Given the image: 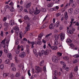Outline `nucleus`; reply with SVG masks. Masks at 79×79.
I'll list each match as a JSON object with an SVG mask.
<instances>
[{
  "label": "nucleus",
  "instance_id": "c03bdc74",
  "mask_svg": "<svg viewBox=\"0 0 79 79\" xmlns=\"http://www.w3.org/2000/svg\"><path fill=\"white\" fill-rule=\"evenodd\" d=\"M78 61H77V60L76 59L73 62V63H77Z\"/></svg>",
  "mask_w": 79,
  "mask_h": 79
},
{
  "label": "nucleus",
  "instance_id": "4468645a",
  "mask_svg": "<svg viewBox=\"0 0 79 79\" xmlns=\"http://www.w3.org/2000/svg\"><path fill=\"white\" fill-rule=\"evenodd\" d=\"M76 3L75 2H73V3L72 4V6L73 8H75L76 6Z\"/></svg>",
  "mask_w": 79,
  "mask_h": 79
},
{
  "label": "nucleus",
  "instance_id": "412c9836",
  "mask_svg": "<svg viewBox=\"0 0 79 79\" xmlns=\"http://www.w3.org/2000/svg\"><path fill=\"white\" fill-rule=\"evenodd\" d=\"M66 42H67V43H71V42H73V41H72L70 39H68L67 40Z\"/></svg>",
  "mask_w": 79,
  "mask_h": 79
},
{
  "label": "nucleus",
  "instance_id": "37998d69",
  "mask_svg": "<svg viewBox=\"0 0 79 79\" xmlns=\"http://www.w3.org/2000/svg\"><path fill=\"white\" fill-rule=\"evenodd\" d=\"M73 77V75L72 74V73H71L69 75V77L70 78H72Z\"/></svg>",
  "mask_w": 79,
  "mask_h": 79
},
{
  "label": "nucleus",
  "instance_id": "2f4dec72",
  "mask_svg": "<svg viewBox=\"0 0 79 79\" xmlns=\"http://www.w3.org/2000/svg\"><path fill=\"white\" fill-rule=\"evenodd\" d=\"M73 0H70L69 2V6H70L71 3H73Z\"/></svg>",
  "mask_w": 79,
  "mask_h": 79
},
{
  "label": "nucleus",
  "instance_id": "dca6fc26",
  "mask_svg": "<svg viewBox=\"0 0 79 79\" xmlns=\"http://www.w3.org/2000/svg\"><path fill=\"white\" fill-rule=\"evenodd\" d=\"M54 27H55V26H54L52 23L51 24L49 27V29H53Z\"/></svg>",
  "mask_w": 79,
  "mask_h": 79
},
{
  "label": "nucleus",
  "instance_id": "3c124183",
  "mask_svg": "<svg viewBox=\"0 0 79 79\" xmlns=\"http://www.w3.org/2000/svg\"><path fill=\"white\" fill-rule=\"evenodd\" d=\"M56 27H58L59 26V22H57L56 23Z\"/></svg>",
  "mask_w": 79,
  "mask_h": 79
},
{
  "label": "nucleus",
  "instance_id": "69168bd1",
  "mask_svg": "<svg viewBox=\"0 0 79 79\" xmlns=\"http://www.w3.org/2000/svg\"><path fill=\"white\" fill-rule=\"evenodd\" d=\"M65 69H66V71H69V68L67 67H66Z\"/></svg>",
  "mask_w": 79,
  "mask_h": 79
},
{
  "label": "nucleus",
  "instance_id": "5fc2aeb1",
  "mask_svg": "<svg viewBox=\"0 0 79 79\" xmlns=\"http://www.w3.org/2000/svg\"><path fill=\"white\" fill-rule=\"evenodd\" d=\"M2 53L3 52H2V51H0V57H1V56H2Z\"/></svg>",
  "mask_w": 79,
  "mask_h": 79
},
{
  "label": "nucleus",
  "instance_id": "4be33fe9",
  "mask_svg": "<svg viewBox=\"0 0 79 79\" xmlns=\"http://www.w3.org/2000/svg\"><path fill=\"white\" fill-rule=\"evenodd\" d=\"M10 62V60H9V59H7L5 61V63L6 64H9Z\"/></svg>",
  "mask_w": 79,
  "mask_h": 79
},
{
  "label": "nucleus",
  "instance_id": "bf43d9fd",
  "mask_svg": "<svg viewBox=\"0 0 79 79\" xmlns=\"http://www.w3.org/2000/svg\"><path fill=\"white\" fill-rule=\"evenodd\" d=\"M6 18L4 17L3 19V21H6Z\"/></svg>",
  "mask_w": 79,
  "mask_h": 79
},
{
  "label": "nucleus",
  "instance_id": "0e129e2a",
  "mask_svg": "<svg viewBox=\"0 0 79 79\" xmlns=\"http://www.w3.org/2000/svg\"><path fill=\"white\" fill-rule=\"evenodd\" d=\"M29 12L30 14H32L33 13V11H32L31 10H29Z\"/></svg>",
  "mask_w": 79,
  "mask_h": 79
},
{
  "label": "nucleus",
  "instance_id": "4d7b16f0",
  "mask_svg": "<svg viewBox=\"0 0 79 79\" xmlns=\"http://www.w3.org/2000/svg\"><path fill=\"white\" fill-rule=\"evenodd\" d=\"M12 70L13 71H16V68H15V67H13Z\"/></svg>",
  "mask_w": 79,
  "mask_h": 79
},
{
  "label": "nucleus",
  "instance_id": "58836bf2",
  "mask_svg": "<svg viewBox=\"0 0 79 79\" xmlns=\"http://www.w3.org/2000/svg\"><path fill=\"white\" fill-rule=\"evenodd\" d=\"M20 48L21 51H23L24 50V48H23V45H21L20 46Z\"/></svg>",
  "mask_w": 79,
  "mask_h": 79
},
{
  "label": "nucleus",
  "instance_id": "39448f33",
  "mask_svg": "<svg viewBox=\"0 0 79 79\" xmlns=\"http://www.w3.org/2000/svg\"><path fill=\"white\" fill-rule=\"evenodd\" d=\"M60 40L63 41L64 39V35L62 33H60Z\"/></svg>",
  "mask_w": 79,
  "mask_h": 79
},
{
  "label": "nucleus",
  "instance_id": "09e8293b",
  "mask_svg": "<svg viewBox=\"0 0 79 79\" xmlns=\"http://www.w3.org/2000/svg\"><path fill=\"white\" fill-rule=\"evenodd\" d=\"M27 73H28V74L29 75V76H31V73H30V70H28Z\"/></svg>",
  "mask_w": 79,
  "mask_h": 79
},
{
  "label": "nucleus",
  "instance_id": "49530a36",
  "mask_svg": "<svg viewBox=\"0 0 79 79\" xmlns=\"http://www.w3.org/2000/svg\"><path fill=\"white\" fill-rule=\"evenodd\" d=\"M61 15V14L60 13H58L57 14H56V16L57 17H58L59 16H60V15Z\"/></svg>",
  "mask_w": 79,
  "mask_h": 79
},
{
  "label": "nucleus",
  "instance_id": "ddd939ff",
  "mask_svg": "<svg viewBox=\"0 0 79 79\" xmlns=\"http://www.w3.org/2000/svg\"><path fill=\"white\" fill-rule=\"evenodd\" d=\"M68 13L67 11H66L65 12L64 14V19H65L67 20L68 19Z\"/></svg>",
  "mask_w": 79,
  "mask_h": 79
},
{
  "label": "nucleus",
  "instance_id": "a211bd4d",
  "mask_svg": "<svg viewBox=\"0 0 79 79\" xmlns=\"http://www.w3.org/2000/svg\"><path fill=\"white\" fill-rule=\"evenodd\" d=\"M57 48H58V47L56 46H52L51 48V49H52V50H56V49H57Z\"/></svg>",
  "mask_w": 79,
  "mask_h": 79
},
{
  "label": "nucleus",
  "instance_id": "6e6552de",
  "mask_svg": "<svg viewBox=\"0 0 79 79\" xmlns=\"http://www.w3.org/2000/svg\"><path fill=\"white\" fill-rule=\"evenodd\" d=\"M25 56H26V52H22L21 53L20 57L21 58H24Z\"/></svg>",
  "mask_w": 79,
  "mask_h": 79
},
{
  "label": "nucleus",
  "instance_id": "c85d7f7f",
  "mask_svg": "<svg viewBox=\"0 0 79 79\" xmlns=\"http://www.w3.org/2000/svg\"><path fill=\"white\" fill-rule=\"evenodd\" d=\"M10 10L11 12L14 11H15V9L13 6L11 7V8H10Z\"/></svg>",
  "mask_w": 79,
  "mask_h": 79
},
{
  "label": "nucleus",
  "instance_id": "393cba45",
  "mask_svg": "<svg viewBox=\"0 0 79 79\" xmlns=\"http://www.w3.org/2000/svg\"><path fill=\"white\" fill-rule=\"evenodd\" d=\"M49 53V51L47 50L45 51L44 55H48Z\"/></svg>",
  "mask_w": 79,
  "mask_h": 79
},
{
  "label": "nucleus",
  "instance_id": "774afa93",
  "mask_svg": "<svg viewBox=\"0 0 79 79\" xmlns=\"http://www.w3.org/2000/svg\"><path fill=\"white\" fill-rule=\"evenodd\" d=\"M15 32L17 34H18V33L19 32V30H15Z\"/></svg>",
  "mask_w": 79,
  "mask_h": 79
},
{
  "label": "nucleus",
  "instance_id": "aec40b11",
  "mask_svg": "<svg viewBox=\"0 0 79 79\" xmlns=\"http://www.w3.org/2000/svg\"><path fill=\"white\" fill-rule=\"evenodd\" d=\"M24 19L25 20H29V17H28V15H26L24 17Z\"/></svg>",
  "mask_w": 79,
  "mask_h": 79
},
{
  "label": "nucleus",
  "instance_id": "f03ea898",
  "mask_svg": "<svg viewBox=\"0 0 79 79\" xmlns=\"http://www.w3.org/2000/svg\"><path fill=\"white\" fill-rule=\"evenodd\" d=\"M35 69L36 70L35 71L36 73H38L39 72H41L42 71V68L37 66L35 67Z\"/></svg>",
  "mask_w": 79,
  "mask_h": 79
},
{
  "label": "nucleus",
  "instance_id": "052dcab7",
  "mask_svg": "<svg viewBox=\"0 0 79 79\" xmlns=\"http://www.w3.org/2000/svg\"><path fill=\"white\" fill-rule=\"evenodd\" d=\"M19 73H17L15 75V77H19Z\"/></svg>",
  "mask_w": 79,
  "mask_h": 79
},
{
  "label": "nucleus",
  "instance_id": "1a4fd4ad",
  "mask_svg": "<svg viewBox=\"0 0 79 79\" xmlns=\"http://www.w3.org/2000/svg\"><path fill=\"white\" fill-rule=\"evenodd\" d=\"M30 25L29 24H27V27H25L26 30V31H29L30 30Z\"/></svg>",
  "mask_w": 79,
  "mask_h": 79
},
{
  "label": "nucleus",
  "instance_id": "4c0bfd02",
  "mask_svg": "<svg viewBox=\"0 0 79 79\" xmlns=\"http://www.w3.org/2000/svg\"><path fill=\"white\" fill-rule=\"evenodd\" d=\"M63 59L64 60H69V57L67 56H65L63 57Z\"/></svg>",
  "mask_w": 79,
  "mask_h": 79
},
{
  "label": "nucleus",
  "instance_id": "8fccbe9b",
  "mask_svg": "<svg viewBox=\"0 0 79 79\" xmlns=\"http://www.w3.org/2000/svg\"><path fill=\"white\" fill-rule=\"evenodd\" d=\"M42 11H43V12H45V11H47V10H46V9H45L42 8Z\"/></svg>",
  "mask_w": 79,
  "mask_h": 79
},
{
  "label": "nucleus",
  "instance_id": "f8f14e48",
  "mask_svg": "<svg viewBox=\"0 0 79 79\" xmlns=\"http://www.w3.org/2000/svg\"><path fill=\"white\" fill-rule=\"evenodd\" d=\"M31 2H30L28 3L26 6V8H31Z\"/></svg>",
  "mask_w": 79,
  "mask_h": 79
},
{
  "label": "nucleus",
  "instance_id": "7ed1b4c3",
  "mask_svg": "<svg viewBox=\"0 0 79 79\" xmlns=\"http://www.w3.org/2000/svg\"><path fill=\"white\" fill-rule=\"evenodd\" d=\"M52 60L53 62L55 63H58V58L56 56H53L52 57Z\"/></svg>",
  "mask_w": 79,
  "mask_h": 79
},
{
  "label": "nucleus",
  "instance_id": "a19ab883",
  "mask_svg": "<svg viewBox=\"0 0 79 79\" xmlns=\"http://www.w3.org/2000/svg\"><path fill=\"white\" fill-rule=\"evenodd\" d=\"M31 48H34V46L33 45H34V44H35V43H34V42H32V43H31Z\"/></svg>",
  "mask_w": 79,
  "mask_h": 79
},
{
  "label": "nucleus",
  "instance_id": "f257e3e1",
  "mask_svg": "<svg viewBox=\"0 0 79 79\" xmlns=\"http://www.w3.org/2000/svg\"><path fill=\"white\" fill-rule=\"evenodd\" d=\"M44 35V33H41L39 36L37 42H35V43L36 44H38V45H41L42 44V42L40 39H42V37Z\"/></svg>",
  "mask_w": 79,
  "mask_h": 79
},
{
  "label": "nucleus",
  "instance_id": "a18cd8bd",
  "mask_svg": "<svg viewBox=\"0 0 79 79\" xmlns=\"http://www.w3.org/2000/svg\"><path fill=\"white\" fill-rule=\"evenodd\" d=\"M54 74L55 75V76H57L58 74V73H57V71L55 70L54 71Z\"/></svg>",
  "mask_w": 79,
  "mask_h": 79
},
{
  "label": "nucleus",
  "instance_id": "338daca9",
  "mask_svg": "<svg viewBox=\"0 0 79 79\" xmlns=\"http://www.w3.org/2000/svg\"><path fill=\"white\" fill-rule=\"evenodd\" d=\"M66 66L65 65H63V66L62 67V68L64 69H66Z\"/></svg>",
  "mask_w": 79,
  "mask_h": 79
},
{
  "label": "nucleus",
  "instance_id": "72a5a7b5",
  "mask_svg": "<svg viewBox=\"0 0 79 79\" xmlns=\"http://www.w3.org/2000/svg\"><path fill=\"white\" fill-rule=\"evenodd\" d=\"M45 50H42L41 51V53L42 56H44V54H45Z\"/></svg>",
  "mask_w": 79,
  "mask_h": 79
},
{
  "label": "nucleus",
  "instance_id": "79ce46f5",
  "mask_svg": "<svg viewBox=\"0 0 79 79\" xmlns=\"http://www.w3.org/2000/svg\"><path fill=\"white\" fill-rule=\"evenodd\" d=\"M60 63L61 64H63V65H65V63H64V62L63 61H61L60 62Z\"/></svg>",
  "mask_w": 79,
  "mask_h": 79
},
{
  "label": "nucleus",
  "instance_id": "680f3d73",
  "mask_svg": "<svg viewBox=\"0 0 79 79\" xmlns=\"http://www.w3.org/2000/svg\"><path fill=\"white\" fill-rule=\"evenodd\" d=\"M48 14L44 18V19L43 21H45V19H46V18H47V17H48Z\"/></svg>",
  "mask_w": 79,
  "mask_h": 79
},
{
  "label": "nucleus",
  "instance_id": "9d476101",
  "mask_svg": "<svg viewBox=\"0 0 79 79\" xmlns=\"http://www.w3.org/2000/svg\"><path fill=\"white\" fill-rule=\"evenodd\" d=\"M40 10H36L34 11V15H38V14H39V13H40Z\"/></svg>",
  "mask_w": 79,
  "mask_h": 79
},
{
  "label": "nucleus",
  "instance_id": "f704fd0d",
  "mask_svg": "<svg viewBox=\"0 0 79 79\" xmlns=\"http://www.w3.org/2000/svg\"><path fill=\"white\" fill-rule=\"evenodd\" d=\"M74 57V58H78L79 57V54H76L75 55H74L73 56Z\"/></svg>",
  "mask_w": 79,
  "mask_h": 79
},
{
  "label": "nucleus",
  "instance_id": "c756f323",
  "mask_svg": "<svg viewBox=\"0 0 79 79\" xmlns=\"http://www.w3.org/2000/svg\"><path fill=\"white\" fill-rule=\"evenodd\" d=\"M69 45L70 46L71 48H74V45L73 43H70Z\"/></svg>",
  "mask_w": 79,
  "mask_h": 79
},
{
  "label": "nucleus",
  "instance_id": "5701e85b",
  "mask_svg": "<svg viewBox=\"0 0 79 79\" xmlns=\"http://www.w3.org/2000/svg\"><path fill=\"white\" fill-rule=\"evenodd\" d=\"M67 32H68V34H72L73 33V31H71L70 30H68Z\"/></svg>",
  "mask_w": 79,
  "mask_h": 79
},
{
  "label": "nucleus",
  "instance_id": "cd10ccee",
  "mask_svg": "<svg viewBox=\"0 0 79 79\" xmlns=\"http://www.w3.org/2000/svg\"><path fill=\"white\" fill-rule=\"evenodd\" d=\"M17 10L19 12H20V10H19V8H20V6L19 5H18L17 6Z\"/></svg>",
  "mask_w": 79,
  "mask_h": 79
},
{
  "label": "nucleus",
  "instance_id": "20e7f679",
  "mask_svg": "<svg viewBox=\"0 0 79 79\" xmlns=\"http://www.w3.org/2000/svg\"><path fill=\"white\" fill-rule=\"evenodd\" d=\"M5 40L6 39H5L4 40H2L1 42V44L2 45V47L5 48L6 47V44H5Z\"/></svg>",
  "mask_w": 79,
  "mask_h": 79
},
{
  "label": "nucleus",
  "instance_id": "c9c22d12",
  "mask_svg": "<svg viewBox=\"0 0 79 79\" xmlns=\"http://www.w3.org/2000/svg\"><path fill=\"white\" fill-rule=\"evenodd\" d=\"M24 36H23V33L21 32V33H20V38L21 39H22V37H23Z\"/></svg>",
  "mask_w": 79,
  "mask_h": 79
},
{
  "label": "nucleus",
  "instance_id": "e2e57ef3",
  "mask_svg": "<svg viewBox=\"0 0 79 79\" xmlns=\"http://www.w3.org/2000/svg\"><path fill=\"white\" fill-rule=\"evenodd\" d=\"M33 52L34 53V54H35V53H36V49H33Z\"/></svg>",
  "mask_w": 79,
  "mask_h": 79
},
{
  "label": "nucleus",
  "instance_id": "bb28decb",
  "mask_svg": "<svg viewBox=\"0 0 79 79\" xmlns=\"http://www.w3.org/2000/svg\"><path fill=\"white\" fill-rule=\"evenodd\" d=\"M57 56H61L62 55V53L60 52H57Z\"/></svg>",
  "mask_w": 79,
  "mask_h": 79
},
{
  "label": "nucleus",
  "instance_id": "13d9d810",
  "mask_svg": "<svg viewBox=\"0 0 79 79\" xmlns=\"http://www.w3.org/2000/svg\"><path fill=\"white\" fill-rule=\"evenodd\" d=\"M42 42L43 43H44L45 44H46V43L47 42V41L44 40H43Z\"/></svg>",
  "mask_w": 79,
  "mask_h": 79
},
{
  "label": "nucleus",
  "instance_id": "2eb2a0df",
  "mask_svg": "<svg viewBox=\"0 0 79 79\" xmlns=\"http://www.w3.org/2000/svg\"><path fill=\"white\" fill-rule=\"evenodd\" d=\"M7 57L9 58V60H12V56H11V54L9 53L7 54Z\"/></svg>",
  "mask_w": 79,
  "mask_h": 79
},
{
  "label": "nucleus",
  "instance_id": "b1692460",
  "mask_svg": "<svg viewBox=\"0 0 79 79\" xmlns=\"http://www.w3.org/2000/svg\"><path fill=\"white\" fill-rule=\"evenodd\" d=\"M8 75H9V73H4L3 74V76L4 77H7V76H8Z\"/></svg>",
  "mask_w": 79,
  "mask_h": 79
},
{
  "label": "nucleus",
  "instance_id": "6ab92c4d",
  "mask_svg": "<svg viewBox=\"0 0 79 79\" xmlns=\"http://www.w3.org/2000/svg\"><path fill=\"white\" fill-rule=\"evenodd\" d=\"M13 29L14 30H15V31H16L17 30H19V27L18 26H15V27H13Z\"/></svg>",
  "mask_w": 79,
  "mask_h": 79
},
{
  "label": "nucleus",
  "instance_id": "a878e982",
  "mask_svg": "<svg viewBox=\"0 0 79 79\" xmlns=\"http://www.w3.org/2000/svg\"><path fill=\"white\" fill-rule=\"evenodd\" d=\"M58 44V41L57 40H55V42L54 44V45H57Z\"/></svg>",
  "mask_w": 79,
  "mask_h": 79
},
{
  "label": "nucleus",
  "instance_id": "423d86ee",
  "mask_svg": "<svg viewBox=\"0 0 79 79\" xmlns=\"http://www.w3.org/2000/svg\"><path fill=\"white\" fill-rule=\"evenodd\" d=\"M9 26V24L8 23H4V26L6 27V28H4V31H6V29H7Z\"/></svg>",
  "mask_w": 79,
  "mask_h": 79
},
{
  "label": "nucleus",
  "instance_id": "6e6d98bb",
  "mask_svg": "<svg viewBox=\"0 0 79 79\" xmlns=\"http://www.w3.org/2000/svg\"><path fill=\"white\" fill-rule=\"evenodd\" d=\"M79 12V9H77L76 11H75V13H77V14Z\"/></svg>",
  "mask_w": 79,
  "mask_h": 79
},
{
  "label": "nucleus",
  "instance_id": "473e14b6",
  "mask_svg": "<svg viewBox=\"0 0 79 79\" xmlns=\"http://www.w3.org/2000/svg\"><path fill=\"white\" fill-rule=\"evenodd\" d=\"M48 7H52V3L51 2L48 5Z\"/></svg>",
  "mask_w": 79,
  "mask_h": 79
},
{
  "label": "nucleus",
  "instance_id": "9b49d317",
  "mask_svg": "<svg viewBox=\"0 0 79 79\" xmlns=\"http://www.w3.org/2000/svg\"><path fill=\"white\" fill-rule=\"evenodd\" d=\"M14 24H15V22L14 21V20H11L10 21V26H13Z\"/></svg>",
  "mask_w": 79,
  "mask_h": 79
},
{
  "label": "nucleus",
  "instance_id": "603ef678",
  "mask_svg": "<svg viewBox=\"0 0 79 79\" xmlns=\"http://www.w3.org/2000/svg\"><path fill=\"white\" fill-rule=\"evenodd\" d=\"M72 10V9L71 8L68 11L69 12V13H71V14L72 13L71 12L72 11V10Z\"/></svg>",
  "mask_w": 79,
  "mask_h": 79
},
{
  "label": "nucleus",
  "instance_id": "7c9ffc66",
  "mask_svg": "<svg viewBox=\"0 0 79 79\" xmlns=\"http://www.w3.org/2000/svg\"><path fill=\"white\" fill-rule=\"evenodd\" d=\"M78 70V69L77 68V66L74 69V72H76Z\"/></svg>",
  "mask_w": 79,
  "mask_h": 79
},
{
  "label": "nucleus",
  "instance_id": "864d4df0",
  "mask_svg": "<svg viewBox=\"0 0 79 79\" xmlns=\"http://www.w3.org/2000/svg\"><path fill=\"white\" fill-rule=\"evenodd\" d=\"M63 29V26L62 25L60 26V30H62Z\"/></svg>",
  "mask_w": 79,
  "mask_h": 79
},
{
  "label": "nucleus",
  "instance_id": "de8ad7c7",
  "mask_svg": "<svg viewBox=\"0 0 79 79\" xmlns=\"http://www.w3.org/2000/svg\"><path fill=\"white\" fill-rule=\"evenodd\" d=\"M43 61H41L40 64V66H43Z\"/></svg>",
  "mask_w": 79,
  "mask_h": 79
},
{
  "label": "nucleus",
  "instance_id": "f3484780",
  "mask_svg": "<svg viewBox=\"0 0 79 79\" xmlns=\"http://www.w3.org/2000/svg\"><path fill=\"white\" fill-rule=\"evenodd\" d=\"M55 40H58L59 39V35L56 34L54 35Z\"/></svg>",
  "mask_w": 79,
  "mask_h": 79
},
{
  "label": "nucleus",
  "instance_id": "0eeeda50",
  "mask_svg": "<svg viewBox=\"0 0 79 79\" xmlns=\"http://www.w3.org/2000/svg\"><path fill=\"white\" fill-rule=\"evenodd\" d=\"M19 48H20V46L19 45L18 46L17 50H16V54H19V52H20Z\"/></svg>",
  "mask_w": 79,
  "mask_h": 79
},
{
  "label": "nucleus",
  "instance_id": "ea45409f",
  "mask_svg": "<svg viewBox=\"0 0 79 79\" xmlns=\"http://www.w3.org/2000/svg\"><path fill=\"white\" fill-rule=\"evenodd\" d=\"M3 64H1L0 65V68H1V69H3Z\"/></svg>",
  "mask_w": 79,
  "mask_h": 79
},
{
  "label": "nucleus",
  "instance_id": "e433bc0d",
  "mask_svg": "<svg viewBox=\"0 0 79 79\" xmlns=\"http://www.w3.org/2000/svg\"><path fill=\"white\" fill-rule=\"evenodd\" d=\"M52 35V33L48 34L45 36V38H47L48 37H49L50 35Z\"/></svg>",
  "mask_w": 79,
  "mask_h": 79
}]
</instances>
